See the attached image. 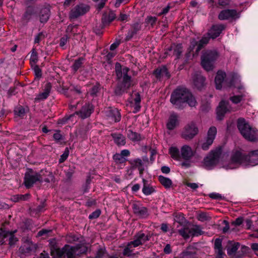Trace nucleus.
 <instances>
[{"label": "nucleus", "instance_id": "obj_3", "mask_svg": "<svg viewBox=\"0 0 258 258\" xmlns=\"http://www.w3.org/2000/svg\"><path fill=\"white\" fill-rule=\"evenodd\" d=\"M237 127L241 135L246 140L251 142L258 141V131L252 127L243 118L238 119Z\"/></svg>", "mask_w": 258, "mask_h": 258}, {"label": "nucleus", "instance_id": "obj_61", "mask_svg": "<svg viewBox=\"0 0 258 258\" xmlns=\"http://www.w3.org/2000/svg\"><path fill=\"white\" fill-rule=\"evenodd\" d=\"M70 38V36H68V35H64L63 37H62L59 40V46L62 47L63 49H64V47L66 45L68 40Z\"/></svg>", "mask_w": 258, "mask_h": 258}, {"label": "nucleus", "instance_id": "obj_45", "mask_svg": "<svg viewBox=\"0 0 258 258\" xmlns=\"http://www.w3.org/2000/svg\"><path fill=\"white\" fill-rule=\"evenodd\" d=\"M16 231H9L8 234V239L9 240V244L10 247H13L16 244V242L18 241V238L15 236L14 233Z\"/></svg>", "mask_w": 258, "mask_h": 258}, {"label": "nucleus", "instance_id": "obj_21", "mask_svg": "<svg viewBox=\"0 0 258 258\" xmlns=\"http://www.w3.org/2000/svg\"><path fill=\"white\" fill-rule=\"evenodd\" d=\"M211 38H212L207 33L203 36L202 38L198 41L197 47L195 51L192 53L193 57L199 54L201 49L208 44Z\"/></svg>", "mask_w": 258, "mask_h": 258}, {"label": "nucleus", "instance_id": "obj_17", "mask_svg": "<svg viewBox=\"0 0 258 258\" xmlns=\"http://www.w3.org/2000/svg\"><path fill=\"white\" fill-rule=\"evenodd\" d=\"M132 209L134 213L141 218H146L149 216L148 209L139 203H133Z\"/></svg>", "mask_w": 258, "mask_h": 258}, {"label": "nucleus", "instance_id": "obj_8", "mask_svg": "<svg viewBox=\"0 0 258 258\" xmlns=\"http://www.w3.org/2000/svg\"><path fill=\"white\" fill-rule=\"evenodd\" d=\"M230 159L232 163L227 166L226 169L234 168L232 166V164H236L246 167V154L243 153L240 151H233L231 154Z\"/></svg>", "mask_w": 258, "mask_h": 258}, {"label": "nucleus", "instance_id": "obj_14", "mask_svg": "<svg viewBox=\"0 0 258 258\" xmlns=\"http://www.w3.org/2000/svg\"><path fill=\"white\" fill-rule=\"evenodd\" d=\"M90 7L84 4L76 5L70 12V18L76 19L80 16L83 15L88 12Z\"/></svg>", "mask_w": 258, "mask_h": 258}, {"label": "nucleus", "instance_id": "obj_58", "mask_svg": "<svg viewBox=\"0 0 258 258\" xmlns=\"http://www.w3.org/2000/svg\"><path fill=\"white\" fill-rule=\"evenodd\" d=\"M174 220L179 223H183L185 220L183 214L181 213H176L173 214Z\"/></svg>", "mask_w": 258, "mask_h": 258}, {"label": "nucleus", "instance_id": "obj_46", "mask_svg": "<svg viewBox=\"0 0 258 258\" xmlns=\"http://www.w3.org/2000/svg\"><path fill=\"white\" fill-rule=\"evenodd\" d=\"M8 234L9 231L5 230L3 228H0V245L5 244L8 240Z\"/></svg>", "mask_w": 258, "mask_h": 258}, {"label": "nucleus", "instance_id": "obj_48", "mask_svg": "<svg viewBox=\"0 0 258 258\" xmlns=\"http://www.w3.org/2000/svg\"><path fill=\"white\" fill-rule=\"evenodd\" d=\"M30 195L28 194L25 195H14L12 198V200L14 202H17L20 201H26L27 200Z\"/></svg>", "mask_w": 258, "mask_h": 258}, {"label": "nucleus", "instance_id": "obj_53", "mask_svg": "<svg viewBox=\"0 0 258 258\" xmlns=\"http://www.w3.org/2000/svg\"><path fill=\"white\" fill-rule=\"evenodd\" d=\"M14 114L20 117H23L25 114V110L23 106L19 105L15 108Z\"/></svg>", "mask_w": 258, "mask_h": 258}, {"label": "nucleus", "instance_id": "obj_47", "mask_svg": "<svg viewBox=\"0 0 258 258\" xmlns=\"http://www.w3.org/2000/svg\"><path fill=\"white\" fill-rule=\"evenodd\" d=\"M191 231V237L198 236L203 234L204 231L202 230L201 226L196 225L190 228Z\"/></svg>", "mask_w": 258, "mask_h": 258}, {"label": "nucleus", "instance_id": "obj_35", "mask_svg": "<svg viewBox=\"0 0 258 258\" xmlns=\"http://www.w3.org/2000/svg\"><path fill=\"white\" fill-rule=\"evenodd\" d=\"M134 246L131 243V242L127 243L122 250V254L123 256L134 257L136 253L134 252Z\"/></svg>", "mask_w": 258, "mask_h": 258}, {"label": "nucleus", "instance_id": "obj_31", "mask_svg": "<svg viewBox=\"0 0 258 258\" xmlns=\"http://www.w3.org/2000/svg\"><path fill=\"white\" fill-rule=\"evenodd\" d=\"M222 242V239L220 238L215 239L214 248L216 253V258H224V255H225V253L223 251Z\"/></svg>", "mask_w": 258, "mask_h": 258}, {"label": "nucleus", "instance_id": "obj_62", "mask_svg": "<svg viewBox=\"0 0 258 258\" xmlns=\"http://www.w3.org/2000/svg\"><path fill=\"white\" fill-rule=\"evenodd\" d=\"M48 95L45 92H42L39 93L35 98V101H40L41 100H43L46 99L48 97Z\"/></svg>", "mask_w": 258, "mask_h": 258}, {"label": "nucleus", "instance_id": "obj_52", "mask_svg": "<svg viewBox=\"0 0 258 258\" xmlns=\"http://www.w3.org/2000/svg\"><path fill=\"white\" fill-rule=\"evenodd\" d=\"M239 243H235L233 245H232L231 247H229L227 249V254L233 256L235 255V254L239 248Z\"/></svg>", "mask_w": 258, "mask_h": 258}, {"label": "nucleus", "instance_id": "obj_22", "mask_svg": "<svg viewBox=\"0 0 258 258\" xmlns=\"http://www.w3.org/2000/svg\"><path fill=\"white\" fill-rule=\"evenodd\" d=\"M141 25L140 22H136L132 24L130 29L126 35L125 41L130 40L135 35L137 34L141 30Z\"/></svg>", "mask_w": 258, "mask_h": 258}, {"label": "nucleus", "instance_id": "obj_41", "mask_svg": "<svg viewBox=\"0 0 258 258\" xmlns=\"http://www.w3.org/2000/svg\"><path fill=\"white\" fill-rule=\"evenodd\" d=\"M134 101L135 104L133 113H136L140 110L141 107L140 105L141 101V97L139 92H137L135 94V98H134Z\"/></svg>", "mask_w": 258, "mask_h": 258}, {"label": "nucleus", "instance_id": "obj_24", "mask_svg": "<svg viewBox=\"0 0 258 258\" xmlns=\"http://www.w3.org/2000/svg\"><path fill=\"white\" fill-rule=\"evenodd\" d=\"M181 157L184 160L189 161L194 155L191 148L188 145H184L180 149Z\"/></svg>", "mask_w": 258, "mask_h": 258}, {"label": "nucleus", "instance_id": "obj_37", "mask_svg": "<svg viewBox=\"0 0 258 258\" xmlns=\"http://www.w3.org/2000/svg\"><path fill=\"white\" fill-rule=\"evenodd\" d=\"M20 250L23 253H29L36 249V246L32 242H28L20 247Z\"/></svg>", "mask_w": 258, "mask_h": 258}, {"label": "nucleus", "instance_id": "obj_25", "mask_svg": "<svg viewBox=\"0 0 258 258\" xmlns=\"http://www.w3.org/2000/svg\"><path fill=\"white\" fill-rule=\"evenodd\" d=\"M246 167L258 164V149L251 151L246 154Z\"/></svg>", "mask_w": 258, "mask_h": 258}, {"label": "nucleus", "instance_id": "obj_13", "mask_svg": "<svg viewBox=\"0 0 258 258\" xmlns=\"http://www.w3.org/2000/svg\"><path fill=\"white\" fill-rule=\"evenodd\" d=\"M94 107L93 104L90 102L83 104L79 111L75 112L73 115H78L82 119H85L90 116L94 112Z\"/></svg>", "mask_w": 258, "mask_h": 258}, {"label": "nucleus", "instance_id": "obj_9", "mask_svg": "<svg viewBox=\"0 0 258 258\" xmlns=\"http://www.w3.org/2000/svg\"><path fill=\"white\" fill-rule=\"evenodd\" d=\"M103 112L105 119L111 123L118 122L121 120V115L120 110L116 108L107 107Z\"/></svg>", "mask_w": 258, "mask_h": 258}, {"label": "nucleus", "instance_id": "obj_51", "mask_svg": "<svg viewBox=\"0 0 258 258\" xmlns=\"http://www.w3.org/2000/svg\"><path fill=\"white\" fill-rule=\"evenodd\" d=\"M76 252L78 251L80 254L85 253L88 250L87 247L84 244L79 243L74 246Z\"/></svg>", "mask_w": 258, "mask_h": 258}, {"label": "nucleus", "instance_id": "obj_23", "mask_svg": "<svg viewBox=\"0 0 258 258\" xmlns=\"http://www.w3.org/2000/svg\"><path fill=\"white\" fill-rule=\"evenodd\" d=\"M224 25H214L207 33L211 38L214 39L218 37L222 31L225 29Z\"/></svg>", "mask_w": 258, "mask_h": 258}, {"label": "nucleus", "instance_id": "obj_49", "mask_svg": "<svg viewBox=\"0 0 258 258\" xmlns=\"http://www.w3.org/2000/svg\"><path fill=\"white\" fill-rule=\"evenodd\" d=\"M101 89V85L99 83L97 82L90 90V94L92 97H96Z\"/></svg>", "mask_w": 258, "mask_h": 258}, {"label": "nucleus", "instance_id": "obj_28", "mask_svg": "<svg viewBox=\"0 0 258 258\" xmlns=\"http://www.w3.org/2000/svg\"><path fill=\"white\" fill-rule=\"evenodd\" d=\"M193 83L198 90H201L205 86L206 78L201 74L195 73L192 76Z\"/></svg>", "mask_w": 258, "mask_h": 258}, {"label": "nucleus", "instance_id": "obj_4", "mask_svg": "<svg viewBox=\"0 0 258 258\" xmlns=\"http://www.w3.org/2000/svg\"><path fill=\"white\" fill-rule=\"evenodd\" d=\"M219 56L216 50H207L201 56V65L207 71H212L214 64Z\"/></svg>", "mask_w": 258, "mask_h": 258}, {"label": "nucleus", "instance_id": "obj_27", "mask_svg": "<svg viewBox=\"0 0 258 258\" xmlns=\"http://www.w3.org/2000/svg\"><path fill=\"white\" fill-rule=\"evenodd\" d=\"M153 74L157 79H161L164 77H165L167 79H169L170 77V73L165 66L158 67L155 69L153 72Z\"/></svg>", "mask_w": 258, "mask_h": 258}, {"label": "nucleus", "instance_id": "obj_42", "mask_svg": "<svg viewBox=\"0 0 258 258\" xmlns=\"http://www.w3.org/2000/svg\"><path fill=\"white\" fill-rule=\"evenodd\" d=\"M127 136L128 138L133 142L140 141L142 139L141 135L140 134L133 132L131 130L127 131Z\"/></svg>", "mask_w": 258, "mask_h": 258}, {"label": "nucleus", "instance_id": "obj_43", "mask_svg": "<svg viewBox=\"0 0 258 258\" xmlns=\"http://www.w3.org/2000/svg\"><path fill=\"white\" fill-rule=\"evenodd\" d=\"M198 41L195 38H192L190 41V45L187 49V52L185 54L186 60L187 61L191 56V52L194 51L196 46H197Z\"/></svg>", "mask_w": 258, "mask_h": 258}, {"label": "nucleus", "instance_id": "obj_5", "mask_svg": "<svg viewBox=\"0 0 258 258\" xmlns=\"http://www.w3.org/2000/svg\"><path fill=\"white\" fill-rule=\"evenodd\" d=\"M43 172V170H41L40 172H37L32 169L28 168L24 178V184L25 187L27 188H30L37 182H43L42 174Z\"/></svg>", "mask_w": 258, "mask_h": 258}, {"label": "nucleus", "instance_id": "obj_44", "mask_svg": "<svg viewBox=\"0 0 258 258\" xmlns=\"http://www.w3.org/2000/svg\"><path fill=\"white\" fill-rule=\"evenodd\" d=\"M116 18V15L113 11H110L107 15H104L102 18L104 24L110 23Z\"/></svg>", "mask_w": 258, "mask_h": 258}, {"label": "nucleus", "instance_id": "obj_40", "mask_svg": "<svg viewBox=\"0 0 258 258\" xmlns=\"http://www.w3.org/2000/svg\"><path fill=\"white\" fill-rule=\"evenodd\" d=\"M158 180L160 183L166 189L170 188L172 186V181L168 177L163 175H159L158 176Z\"/></svg>", "mask_w": 258, "mask_h": 258}, {"label": "nucleus", "instance_id": "obj_18", "mask_svg": "<svg viewBox=\"0 0 258 258\" xmlns=\"http://www.w3.org/2000/svg\"><path fill=\"white\" fill-rule=\"evenodd\" d=\"M131 165L130 168L134 170L138 169L139 171L140 176H142L145 170V165L143 164V161L141 158H137L128 160Z\"/></svg>", "mask_w": 258, "mask_h": 258}, {"label": "nucleus", "instance_id": "obj_57", "mask_svg": "<svg viewBox=\"0 0 258 258\" xmlns=\"http://www.w3.org/2000/svg\"><path fill=\"white\" fill-rule=\"evenodd\" d=\"M34 14V9L32 7H28L24 14V18L29 20L31 19V16Z\"/></svg>", "mask_w": 258, "mask_h": 258}, {"label": "nucleus", "instance_id": "obj_15", "mask_svg": "<svg viewBox=\"0 0 258 258\" xmlns=\"http://www.w3.org/2000/svg\"><path fill=\"white\" fill-rule=\"evenodd\" d=\"M151 235L148 234L146 235L142 231H140L135 234L134 236V240L130 241L134 247H137L140 245H143L146 242L150 240Z\"/></svg>", "mask_w": 258, "mask_h": 258}, {"label": "nucleus", "instance_id": "obj_10", "mask_svg": "<svg viewBox=\"0 0 258 258\" xmlns=\"http://www.w3.org/2000/svg\"><path fill=\"white\" fill-rule=\"evenodd\" d=\"M199 133V129L196 123L190 122L187 124L181 134L182 138L186 140H190L193 139Z\"/></svg>", "mask_w": 258, "mask_h": 258}, {"label": "nucleus", "instance_id": "obj_36", "mask_svg": "<svg viewBox=\"0 0 258 258\" xmlns=\"http://www.w3.org/2000/svg\"><path fill=\"white\" fill-rule=\"evenodd\" d=\"M178 232L185 239H187L191 236V229L187 226H181L180 229H178Z\"/></svg>", "mask_w": 258, "mask_h": 258}, {"label": "nucleus", "instance_id": "obj_38", "mask_svg": "<svg viewBox=\"0 0 258 258\" xmlns=\"http://www.w3.org/2000/svg\"><path fill=\"white\" fill-rule=\"evenodd\" d=\"M66 35H68V36L70 37L71 35H73V36L75 37L79 33L78 32V25L70 24L66 30Z\"/></svg>", "mask_w": 258, "mask_h": 258}, {"label": "nucleus", "instance_id": "obj_33", "mask_svg": "<svg viewBox=\"0 0 258 258\" xmlns=\"http://www.w3.org/2000/svg\"><path fill=\"white\" fill-rule=\"evenodd\" d=\"M114 142L118 146H123L126 144L125 137L120 133H112L111 134Z\"/></svg>", "mask_w": 258, "mask_h": 258}, {"label": "nucleus", "instance_id": "obj_50", "mask_svg": "<svg viewBox=\"0 0 258 258\" xmlns=\"http://www.w3.org/2000/svg\"><path fill=\"white\" fill-rule=\"evenodd\" d=\"M112 158L116 164H122L127 161V159L123 158L120 153H115L113 155Z\"/></svg>", "mask_w": 258, "mask_h": 258}, {"label": "nucleus", "instance_id": "obj_19", "mask_svg": "<svg viewBox=\"0 0 258 258\" xmlns=\"http://www.w3.org/2000/svg\"><path fill=\"white\" fill-rule=\"evenodd\" d=\"M173 51V55L176 56V59H179L183 51V47L181 44H172L167 47L165 52V54L170 55V52Z\"/></svg>", "mask_w": 258, "mask_h": 258}, {"label": "nucleus", "instance_id": "obj_26", "mask_svg": "<svg viewBox=\"0 0 258 258\" xmlns=\"http://www.w3.org/2000/svg\"><path fill=\"white\" fill-rule=\"evenodd\" d=\"M228 103L225 101H221L219 104L218 107L217 108V117L218 120H222L225 113L228 111L227 108Z\"/></svg>", "mask_w": 258, "mask_h": 258}, {"label": "nucleus", "instance_id": "obj_55", "mask_svg": "<svg viewBox=\"0 0 258 258\" xmlns=\"http://www.w3.org/2000/svg\"><path fill=\"white\" fill-rule=\"evenodd\" d=\"M106 256H108V253L106 249L103 247H100L96 251L95 255L96 258H103Z\"/></svg>", "mask_w": 258, "mask_h": 258}, {"label": "nucleus", "instance_id": "obj_60", "mask_svg": "<svg viewBox=\"0 0 258 258\" xmlns=\"http://www.w3.org/2000/svg\"><path fill=\"white\" fill-rule=\"evenodd\" d=\"M198 220L201 222H205L206 221H209L211 219V217L209 216L207 213L204 212H202L200 213L198 216Z\"/></svg>", "mask_w": 258, "mask_h": 258}, {"label": "nucleus", "instance_id": "obj_30", "mask_svg": "<svg viewBox=\"0 0 258 258\" xmlns=\"http://www.w3.org/2000/svg\"><path fill=\"white\" fill-rule=\"evenodd\" d=\"M178 115L175 113H172L169 116L166 124L167 128L170 131L174 130L178 124Z\"/></svg>", "mask_w": 258, "mask_h": 258}, {"label": "nucleus", "instance_id": "obj_64", "mask_svg": "<svg viewBox=\"0 0 258 258\" xmlns=\"http://www.w3.org/2000/svg\"><path fill=\"white\" fill-rule=\"evenodd\" d=\"M33 71L36 78L39 79L42 77V71L38 66L36 65L33 68Z\"/></svg>", "mask_w": 258, "mask_h": 258}, {"label": "nucleus", "instance_id": "obj_32", "mask_svg": "<svg viewBox=\"0 0 258 258\" xmlns=\"http://www.w3.org/2000/svg\"><path fill=\"white\" fill-rule=\"evenodd\" d=\"M177 258H197V252L194 248L189 246L181 252Z\"/></svg>", "mask_w": 258, "mask_h": 258}, {"label": "nucleus", "instance_id": "obj_56", "mask_svg": "<svg viewBox=\"0 0 258 258\" xmlns=\"http://www.w3.org/2000/svg\"><path fill=\"white\" fill-rule=\"evenodd\" d=\"M245 96V94L242 93L240 95H234L230 97V101L234 104H238L241 102L243 98Z\"/></svg>", "mask_w": 258, "mask_h": 258}, {"label": "nucleus", "instance_id": "obj_63", "mask_svg": "<svg viewBox=\"0 0 258 258\" xmlns=\"http://www.w3.org/2000/svg\"><path fill=\"white\" fill-rule=\"evenodd\" d=\"M55 133L53 134V139L56 142H59L62 140V136L60 134V130H55Z\"/></svg>", "mask_w": 258, "mask_h": 258}, {"label": "nucleus", "instance_id": "obj_7", "mask_svg": "<svg viewBox=\"0 0 258 258\" xmlns=\"http://www.w3.org/2000/svg\"><path fill=\"white\" fill-rule=\"evenodd\" d=\"M52 253L56 258H75L76 253L74 246L68 244L62 248H54Z\"/></svg>", "mask_w": 258, "mask_h": 258}, {"label": "nucleus", "instance_id": "obj_1", "mask_svg": "<svg viewBox=\"0 0 258 258\" xmlns=\"http://www.w3.org/2000/svg\"><path fill=\"white\" fill-rule=\"evenodd\" d=\"M170 101L178 109H182L183 104L185 103L190 107H195L197 104V100L190 90L180 86L171 93Z\"/></svg>", "mask_w": 258, "mask_h": 258}, {"label": "nucleus", "instance_id": "obj_12", "mask_svg": "<svg viewBox=\"0 0 258 258\" xmlns=\"http://www.w3.org/2000/svg\"><path fill=\"white\" fill-rule=\"evenodd\" d=\"M240 13L235 9H224L218 14V18L220 20H233L239 18Z\"/></svg>", "mask_w": 258, "mask_h": 258}, {"label": "nucleus", "instance_id": "obj_2", "mask_svg": "<svg viewBox=\"0 0 258 258\" xmlns=\"http://www.w3.org/2000/svg\"><path fill=\"white\" fill-rule=\"evenodd\" d=\"M115 74L118 81L116 87L114 89V93L117 96L122 95L130 88L132 82V77L128 75L130 69L124 67L121 69V65L119 62L115 63Z\"/></svg>", "mask_w": 258, "mask_h": 258}, {"label": "nucleus", "instance_id": "obj_34", "mask_svg": "<svg viewBox=\"0 0 258 258\" xmlns=\"http://www.w3.org/2000/svg\"><path fill=\"white\" fill-rule=\"evenodd\" d=\"M225 77L226 74L225 72L221 71H218L215 78V83L217 89L220 90L222 88V84Z\"/></svg>", "mask_w": 258, "mask_h": 258}, {"label": "nucleus", "instance_id": "obj_6", "mask_svg": "<svg viewBox=\"0 0 258 258\" xmlns=\"http://www.w3.org/2000/svg\"><path fill=\"white\" fill-rule=\"evenodd\" d=\"M221 154L220 149L212 150L206 156L203 161V165L207 169H212L218 162Z\"/></svg>", "mask_w": 258, "mask_h": 258}, {"label": "nucleus", "instance_id": "obj_39", "mask_svg": "<svg viewBox=\"0 0 258 258\" xmlns=\"http://www.w3.org/2000/svg\"><path fill=\"white\" fill-rule=\"evenodd\" d=\"M169 154L175 160L179 161L181 158L179 150L176 147H171L169 149Z\"/></svg>", "mask_w": 258, "mask_h": 258}, {"label": "nucleus", "instance_id": "obj_20", "mask_svg": "<svg viewBox=\"0 0 258 258\" xmlns=\"http://www.w3.org/2000/svg\"><path fill=\"white\" fill-rule=\"evenodd\" d=\"M211 38H212L207 33L203 36L202 38L198 41L197 47L195 51L192 53L193 57L199 54L201 49L208 44Z\"/></svg>", "mask_w": 258, "mask_h": 258}, {"label": "nucleus", "instance_id": "obj_16", "mask_svg": "<svg viewBox=\"0 0 258 258\" xmlns=\"http://www.w3.org/2000/svg\"><path fill=\"white\" fill-rule=\"evenodd\" d=\"M50 6L45 4L39 10L38 16L41 23L45 24L47 22L50 16Z\"/></svg>", "mask_w": 258, "mask_h": 258}, {"label": "nucleus", "instance_id": "obj_54", "mask_svg": "<svg viewBox=\"0 0 258 258\" xmlns=\"http://www.w3.org/2000/svg\"><path fill=\"white\" fill-rule=\"evenodd\" d=\"M84 58L79 57L78 59L75 60L74 64L72 68L75 72H77L79 68H80L83 64Z\"/></svg>", "mask_w": 258, "mask_h": 258}, {"label": "nucleus", "instance_id": "obj_11", "mask_svg": "<svg viewBox=\"0 0 258 258\" xmlns=\"http://www.w3.org/2000/svg\"><path fill=\"white\" fill-rule=\"evenodd\" d=\"M217 134V128L215 126H211L207 132V135L201 144V148L205 151L208 150L212 145Z\"/></svg>", "mask_w": 258, "mask_h": 258}, {"label": "nucleus", "instance_id": "obj_29", "mask_svg": "<svg viewBox=\"0 0 258 258\" xmlns=\"http://www.w3.org/2000/svg\"><path fill=\"white\" fill-rule=\"evenodd\" d=\"M142 192L145 196H150L156 192L155 187L149 183L145 178L142 179Z\"/></svg>", "mask_w": 258, "mask_h": 258}, {"label": "nucleus", "instance_id": "obj_59", "mask_svg": "<svg viewBox=\"0 0 258 258\" xmlns=\"http://www.w3.org/2000/svg\"><path fill=\"white\" fill-rule=\"evenodd\" d=\"M157 21V18L156 17L147 16L145 19V22L148 24H150L153 27Z\"/></svg>", "mask_w": 258, "mask_h": 258}]
</instances>
